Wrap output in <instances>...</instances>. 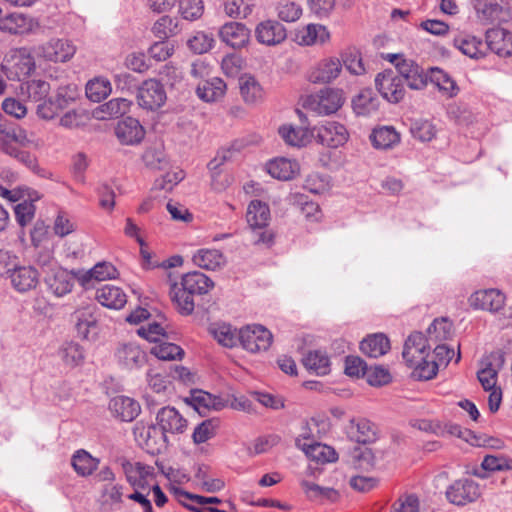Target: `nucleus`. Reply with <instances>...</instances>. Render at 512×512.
<instances>
[{"instance_id":"1","label":"nucleus","mask_w":512,"mask_h":512,"mask_svg":"<svg viewBox=\"0 0 512 512\" xmlns=\"http://www.w3.org/2000/svg\"><path fill=\"white\" fill-rule=\"evenodd\" d=\"M20 147H38V144L29 137L25 129L0 122V151L15 158L41 177L50 178L52 176V173L39 166L35 155L21 150Z\"/></svg>"},{"instance_id":"2","label":"nucleus","mask_w":512,"mask_h":512,"mask_svg":"<svg viewBox=\"0 0 512 512\" xmlns=\"http://www.w3.org/2000/svg\"><path fill=\"white\" fill-rule=\"evenodd\" d=\"M50 83L44 79L34 78L21 83L20 94L27 101L37 103V115L45 120L53 119L60 110L67 106L72 96H66L64 89L57 91L55 99L50 97Z\"/></svg>"},{"instance_id":"3","label":"nucleus","mask_w":512,"mask_h":512,"mask_svg":"<svg viewBox=\"0 0 512 512\" xmlns=\"http://www.w3.org/2000/svg\"><path fill=\"white\" fill-rule=\"evenodd\" d=\"M430 348V342L421 332L412 333L405 341L403 359L418 379L430 380L437 374L436 364L430 361Z\"/></svg>"},{"instance_id":"4","label":"nucleus","mask_w":512,"mask_h":512,"mask_svg":"<svg viewBox=\"0 0 512 512\" xmlns=\"http://www.w3.org/2000/svg\"><path fill=\"white\" fill-rule=\"evenodd\" d=\"M36 68L35 58L27 48H19L7 56L2 69L9 80H22Z\"/></svg>"},{"instance_id":"5","label":"nucleus","mask_w":512,"mask_h":512,"mask_svg":"<svg viewBox=\"0 0 512 512\" xmlns=\"http://www.w3.org/2000/svg\"><path fill=\"white\" fill-rule=\"evenodd\" d=\"M133 435L138 445L150 454L159 453L167 446V437L159 425L137 422Z\"/></svg>"},{"instance_id":"6","label":"nucleus","mask_w":512,"mask_h":512,"mask_svg":"<svg viewBox=\"0 0 512 512\" xmlns=\"http://www.w3.org/2000/svg\"><path fill=\"white\" fill-rule=\"evenodd\" d=\"M75 46L66 39L52 38L34 48V54L45 62L64 63L75 54Z\"/></svg>"},{"instance_id":"7","label":"nucleus","mask_w":512,"mask_h":512,"mask_svg":"<svg viewBox=\"0 0 512 512\" xmlns=\"http://www.w3.org/2000/svg\"><path fill=\"white\" fill-rule=\"evenodd\" d=\"M272 341V333L262 325H247L240 329L239 344L247 352L267 351Z\"/></svg>"},{"instance_id":"8","label":"nucleus","mask_w":512,"mask_h":512,"mask_svg":"<svg viewBox=\"0 0 512 512\" xmlns=\"http://www.w3.org/2000/svg\"><path fill=\"white\" fill-rule=\"evenodd\" d=\"M77 270H67L61 266L51 267L50 270L44 271V282L51 292L56 297H64L72 292Z\"/></svg>"},{"instance_id":"9","label":"nucleus","mask_w":512,"mask_h":512,"mask_svg":"<svg viewBox=\"0 0 512 512\" xmlns=\"http://www.w3.org/2000/svg\"><path fill=\"white\" fill-rule=\"evenodd\" d=\"M41 28L37 17L22 12H13L0 18V30L14 35L36 34Z\"/></svg>"},{"instance_id":"10","label":"nucleus","mask_w":512,"mask_h":512,"mask_svg":"<svg viewBox=\"0 0 512 512\" xmlns=\"http://www.w3.org/2000/svg\"><path fill=\"white\" fill-rule=\"evenodd\" d=\"M481 496L480 485L469 478L454 481L446 490L447 500L457 506L475 502Z\"/></svg>"},{"instance_id":"11","label":"nucleus","mask_w":512,"mask_h":512,"mask_svg":"<svg viewBox=\"0 0 512 512\" xmlns=\"http://www.w3.org/2000/svg\"><path fill=\"white\" fill-rule=\"evenodd\" d=\"M167 100L163 84L156 79L145 80L138 89V105L148 111H156L161 108Z\"/></svg>"},{"instance_id":"12","label":"nucleus","mask_w":512,"mask_h":512,"mask_svg":"<svg viewBox=\"0 0 512 512\" xmlns=\"http://www.w3.org/2000/svg\"><path fill=\"white\" fill-rule=\"evenodd\" d=\"M468 302L475 310L498 313L505 306L506 295L496 288L480 289L470 295Z\"/></svg>"},{"instance_id":"13","label":"nucleus","mask_w":512,"mask_h":512,"mask_svg":"<svg viewBox=\"0 0 512 512\" xmlns=\"http://www.w3.org/2000/svg\"><path fill=\"white\" fill-rule=\"evenodd\" d=\"M375 85L381 96L390 103H398L404 98L402 79L393 70L379 73L375 78Z\"/></svg>"},{"instance_id":"14","label":"nucleus","mask_w":512,"mask_h":512,"mask_svg":"<svg viewBox=\"0 0 512 512\" xmlns=\"http://www.w3.org/2000/svg\"><path fill=\"white\" fill-rule=\"evenodd\" d=\"M344 103L342 90L325 88L308 100V106L313 111L322 115H329L338 111Z\"/></svg>"},{"instance_id":"15","label":"nucleus","mask_w":512,"mask_h":512,"mask_svg":"<svg viewBox=\"0 0 512 512\" xmlns=\"http://www.w3.org/2000/svg\"><path fill=\"white\" fill-rule=\"evenodd\" d=\"M342 71V62L337 57L321 59L313 65L308 73L307 79L314 84H327L339 77Z\"/></svg>"},{"instance_id":"16","label":"nucleus","mask_w":512,"mask_h":512,"mask_svg":"<svg viewBox=\"0 0 512 512\" xmlns=\"http://www.w3.org/2000/svg\"><path fill=\"white\" fill-rule=\"evenodd\" d=\"M394 58L397 75L407 82L409 88L421 90L426 87L428 77L419 65L412 60L399 58L396 55H394Z\"/></svg>"},{"instance_id":"17","label":"nucleus","mask_w":512,"mask_h":512,"mask_svg":"<svg viewBox=\"0 0 512 512\" xmlns=\"http://www.w3.org/2000/svg\"><path fill=\"white\" fill-rule=\"evenodd\" d=\"M79 284L88 289L93 286L95 281H106L115 279L118 276V271L115 266L106 261L98 262L91 269L84 270L78 269L76 274Z\"/></svg>"},{"instance_id":"18","label":"nucleus","mask_w":512,"mask_h":512,"mask_svg":"<svg viewBox=\"0 0 512 512\" xmlns=\"http://www.w3.org/2000/svg\"><path fill=\"white\" fill-rule=\"evenodd\" d=\"M7 278L12 288L21 294L36 289L39 284V272L32 265L19 264Z\"/></svg>"},{"instance_id":"19","label":"nucleus","mask_w":512,"mask_h":512,"mask_svg":"<svg viewBox=\"0 0 512 512\" xmlns=\"http://www.w3.org/2000/svg\"><path fill=\"white\" fill-rule=\"evenodd\" d=\"M315 137L323 146L337 148L348 140V132L344 125L338 122H326L316 128Z\"/></svg>"},{"instance_id":"20","label":"nucleus","mask_w":512,"mask_h":512,"mask_svg":"<svg viewBox=\"0 0 512 512\" xmlns=\"http://www.w3.org/2000/svg\"><path fill=\"white\" fill-rule=\"evenodd\" d=\"M256 40L266 46H277L287 38L286 28L276 20H265L255 28Z\"/></svg>"},{"instance_id":"21","label":"nucleus","mask_w":512,"mask_h":512,"mask_svg":"<svg viewBox=\"0 0 512 512\" xmlns=\"http://www.w3.org/2000/svg\"><path fill=\"white\" fill-rule=\"evenodd\" d=\"M330 40V33L324 25L308 24L295 32L294 41L304 47L324 45Z\"/></svg>"},{"instance_id":"22","label":"nucleus","mask_w":512,"mask_h":512,"mask_svg":"<svg viewBox=\"0 0 512 512\" xmlns=\"http://www.w3.org/2000/svg\"><path fill=\"white\" fill-rule=\"evenodd\" d=\"M123 470L127 481L134 488H145L152 485L154 480V468L140 462H125Z\"/></svg>"},{"instance_id":"23","label":"nucleus","mask_w":512,"mask_h":512,"mask_svg":"<svg viewBox=\"0 0 512 512\" xmlns=\"http://www.w3.org/2000/svg\"><path fill=\"white\" fill-rule=\"evenodd\" d=\"M220 39L234 49L246 46L250 39V30L242 23L228 22L219 30Z\"/></svg>"},{"instance_id":"24","label":"nucleus","mask_w":512,"mask_h":512,"mask_svg":"<svg viewBox=\"0 0 512 512\" xmlns=\"http://www.w3.org/2000/svg\"><path fill=\"white\" fill-rule=\"evenodd\" d=\"M486 49L501 57L512 55V33L503 28H492L486 32Z\"/></svg>"},{"instance_id":"25","label":"nucleus","mask_w":512,"mask_h":512,"mask_svg":"<svg viewBox=\"0 0 512 512\" xmlns=\"http://www.w3.org/2000/svg\"><path fill=\"white\" fill-rule=\"evenodd\" d=\"M453 46L462 54L476 60L485 57L487 50L486 44L480 38L463 32L454 37Z\"/></svg>"},{"instance_id":"26","label":"nucleus","mask_w":512,"mask_h":512,"mask_svg":"<svg viewBox=\"0 0 512 512\" xmlns=\"http://www.w3.org/2000/svg\"><path fill=\"white\" fill-rule=\"evenodd\" d=\"M109 410L115 418L130 422L139 415L141 408L136 400L119 395L110 400Z\"/></svg>"},{"instance_id":"27","label":"nucleus","mask_w":512,"mask_h":512,"mask_svg":"<svg viewBox=\"0 0 512 512\" xmlns=\"http://www.w3.org/2000/svg\"><path fill=\"white\" fill-rule=\"evenodd\" d=\"M156 420L165 435L166 433H183L187 428V420L174 407L161 408Z\"/></svg>"},{"instance_id":"28","label":"nucleus","mask_w":512,"mask_h":512,"mask_svg":"<svg viewBox=\"0 0 512 512\" xmlns=\"http://www.w3.org/2000/svg\"><path fill=\"white\" fill-rule=\"evenodd\" d=\"M512 471V458L504 455H486L481 463L480 467H476L471 471V474L477 478H487L486 472H502Z\"/></svg>"},{"instance_id":"29","label":"nucleus","mask_w":512,"mask_h":512,"mask_svg":"<svg viewBox=\"0 0 512 512\" xmlns=\"http://www.w3.org/2000/svg\"><path fill=\"white\" fill-rule=\"evenodd\" d=\"M95 299L102 306L114 310L122 309L127 303L126 293L120 287L109 284L96 290Z\"/></svg>"},{"instance_id":"30","label":"nucleus","mask_w":512,"mask_h":512,"mask_svg":"<svg viewBox=\"0 0 512 512\" xmlns=\"http://www.w3.org/2000/svg\"><path fill=\"white\" fill-rule=\"evenodd\" d=\"M192 262L199 268L214 271L225 265L226 258L218 249L201 248L192 254Z\"/></svg>"},{"instance_id":"31","label":"nucleus","mask_w":512,"mask_h":512,"mask_svg":"<svg viewBox=\"0 0 512 512\" xmlns=\"http://www.w3.org/2000/svg\"><path fill=\"white\" fill-rule=\"evenodd\" d=\"M428 79L438 89L439 93L447 99L456 97L460 92L456 81L443 69L431 68Z\"/></svg>"},{"instance_id":"32","label":"nucleus","mask_w":512,"mask_h":512,"mask_svg":"<svg viewBox=\"0 0 512 512\" xmlns=\"http://www.w3.org/2000/svg\"><path fill=\"white\" fill-rule=\"evenodd\" d=\"M267 172L275 179L288 181L299 174L300 166L297 161L288 158H276L266 165Z\"/></svg>"},{"instance_id":"33","label":"nucleus","mask_w":512,"mask_h":512,"mask_svg":"<svg viewBox=\"0 0 512 512\" xmlns=\"http://www.w3.org/2000/svg\"><path fill=\"white\" fill-rule=\"evenodd\" d=\"M116 136L121 143L133 145L139 143L144 137V129L138 120L128 117L118 123Z\"/></svg>"},{"instance_id":"34","label":"nucleus","mask_w":512,"mask_h":512,"mask_svg":"<svg viewBox=\"0 0 512 512\" xmlns=\"http://www.w3.org/2000/svg\"><path fill=\"white\" fill-rule=\"evenodd\" d=\"M178 285L195 296L208 293V291L213 288L214 283L205 274L194 271L183 275Z\"/></svg>"},{"instance_id":"35","label":"nucleus","mask_w":512,"mask_h":512,"mask_svg":"<svg viewBox=\"0 0 512 512\" xmlns=\"http://www.w3.org/2000/svg\"><path fill=\"white\" fill-rule=\"evenodd\" d=\"M116 356L118 361L129 369L138 368L146 361V353L135 343L121 345Z\"/></svg>"},{"instance_id":"36","label":"nucleus","mask_w":512,"mask_h":512,"mask_svg":"<svg viewBox=\"0 0 512 512\" xmlns=\"http://www.w3.org/2000/svg\"><path fill=\"white\" fill-rule=\"evenodd\" d=\"M347 431L349 437L357 443H370L376 438L374 425L365 418L352 419Z\"/></svg>"},{"instance_id":"37","label":"nucleus","mask_w":512,"mask_h":512,"mask_svg":"<svg viewBox=\"0 0 512 512\" xmlns=\"http://www.w3.org/2000/svg\"><path fill=\"white\" fill-rule=\"evenodd\" d=\"M284 142L293 147L306 146L314 136V133L308 128L294 127L292 125H282L278 130Z\"/></svg>"},{"instance_id":"38","label":"nucleus","mask_w":512,"mask_h":512,"mask_svg":"<svg viewBox=\"0 0 512 512\" xmlns=\"http://www.w3.org/2000/svg\"><path fill=\"white\" fill-rule=\"evenodd\" d=\"M226 88V83L221 78L214 77L201 82L196 93L205 102H216L224 97Z\"/></svg>"},{"instance_id":"39","label":"nucleus","mask_w":512,"mask_h":512,"mask_svg":"<svg viewBox=\"0 0 512 512\" xmlns=\"http://www.w3.org/2000/svg\"><path fill=\"white\" fill-rule=\"evenodd\" d=\"M360 349L365 355L377 358L390 350V341L383 333L372 334L362 340Z\"/></svg>"},{"instance_id":"40","label":"nucleus","mask_w":512,"mask_h":512,"mask_svg":"<svg viewBox=\"0 0 512 512\" xmlns=\"http://www.w3.org/2000/svg\"><path fill=\"white\" fill-rule=\"evenodd\" d=\"M301 487L309 500L331 503L337 502L340 498L339 492L331 487H322L311 481L303 480Z\"/></svg>"},{"instance_id":"41","label":"nucleus","mask_w":512,"mask_h":512,"mask_svg":"<svg viewBox=\"0 0 512 512\" xmlns=\"http://www.w3.org/2000/svg\"><path fill=\"white\" fill-rule=\"evenodd\" d=\"M352 106L358 116H370L378 111L379 101L371 89H363L352 100Z\"/></svg>"},{"instance_id":"42","label":"nucleus","mask_w":512,"mask_h":512,"mask_svg":"<svg viewBox=\"0 0 512 512\" xmlns=\"http://www.w3.org/2000/svg\"><path fill=\"white\" fill-rule=\"evenodd\" d=\"M247 223L249 227H268L270 221L269 206L259 200L250 202L247 208Z\"/></svg>"},{"instance_id":"43","label":"nucleus","mask_w":512,"mask_h":512,"mask_svg":"<svg viewBox=\"0 0 512 512\" xmlns=\"http://www.w3.org/2000/svg\"><path fill=\"white\" fill-rule=\"evenodd\" d=\"M209 332L224 347L233 348L239 343L240 330L233 328L230 324H214L210 326Z\"/></svg>"},{"instance_id":"44","label":"nucleus","mask_w":512,"mask_h":512,"mask_svg":"<svg viewBox=\"0 0 512 512\" xmlns=\"http://www.w3.org/2000/svg\"><path fill=\"white\" fill-rule=\"evenodd\" d=\"M370 140L377 149H389L399 143L400 135L393 127L383 126L372 131Z\"/></svg>"},{"instance_id":"45","label":"nucleus","mask_w":512,"mask_h":512,"mask_svg":"<svg viewBox=\"0 0 512 512\" xmlns=\"http://www.w3.org/2000/svg\"><path fill=\"white\" fill-rule=\"evenodd\" d=\"M71 465L79 476L86 477L97 469L99 459L92 457L87 451L80 449L73 454Z\"/></svg>"},{"instance_id":"46","label":"nucleus","mask_w":512,"mask_h":512,"mask_svg":"<svg viewBox=\"0 0 512 512\" xmlns=\"http://www.w3.org/2000/svg\"><path fill=\"white\" fill-rule=\"evenodd\" d=\"M239 89L246 103H256L264 96L263 89L258 81L251 75L245 74L239 78Z\"/></svg>"},{"instance_id":"47","label":"nucleus","mask_w":512,"mask_h":512,"mask_svg":"<svg viewBox=\"0 0 512 512\" xmlns=\"http://www.w3.org/2000/svg\"><path fill=\"white\" fill-rule=\"evenodd\" d=\"M170 297L176 309L182 315H190L195 308L194 295L185 291L178 283H173L170 287Z\"/></svg>"},{"instance_id":"48","label":"nucleus","mask_w":512,"mask_h":512,"mask_svg":"<svg viewBox=\"0 0 512 512\" xmlns=\"http://www.w3.org/2000/svg\"><path fill=\"white\" fill-rule=\"evenodd\" d=\"M303 365L320 376L329 374L331 370V362L328 355L320 350L310 351L303 358Z\"/></svg>"},{"instance_id":"49","label":"nucleus","mask_w":512,"mask_h":512,"mask_svg":"<svg viewBox=\"0 0 512 512\" xmlns=\"http://www.w3.org/2000/svg\"><path fill=\"white\" fill-rule=\"evenodd\" d=\"M303 452L310 459L321 462H333L337 460V454L335 450L326 444H322L319 441L310 442V444H303Z\"/></svg>"},{"instance_id":"50","label":"nucleus","mask_w":512,"mask_h":512,"mask_svg":"<svg viewBox=\"0 0 512 512\" xmlns=\"http://www.w3.org/2000/svg\"><path fill=\"white\" fill-rule=\"evenodd\" d=\"M150 353L163 361L181 360L184 356V350L180 346L165 339L154 344L150 349Z\"/></svg>"},{"instance_id":"51","label":"nucleus","mask_w":512,"mask_h":512,"mask_svg":"<svg viewBox=\"0 0 512 512\" xmlns=\"http://www.w3.org/2000/svg\"><path fill=\"white\" fill-rule=\"evenodd\" d=\"M142 160L145 166L152 170H161L168 165L164 147L161 143L148 147L142 155Z\"/></svg>"},{"instance_id":"52","label":"nucleus","mask_w":512,"mask_h":512,"mask_svg":"<svg viewBox=\"0 0 512 512\" xmlns=\"http://www.w3.org/2000/svg\"><path fill=\"white\" fill-rule=\"evenodd\" d=\"M112 91L111 83L107 78L95 77L87 82L85 92L89 100L100 102Z\"/></svg>"},{"instance_id":"53","label":"nucleus","mask_w":512,"mask_h":512,"mask_svg":"<svg viewBox=\"0 0 512 512\" xmlns=\"http://www.w3.org/2000/svg\"><path fill=\"white\" fill-rule=\"evenodd\" d=\"M452 324L446 318L435 319L427 329V340L430 344L445 341L451 337Z\"/></svg>"},{"instance_id":"54","label":"nucleus","mask_w":512,"mask_h":512,"mask_svg":"<svg viewBox=\"0 0 512 512\" xmlns=\"http://www.w3.org/2000/svg\"><path fill=\"white\" fill-rule=\"evenodd\" d=\"M223 6L228 17L245 19L252 13L255 4L253 0H225Z\"/></svg>"},{"instance_id":"55","label":"nucleus","mask_w":512,"mask_h":512,"mask_svg":"<svg viewBox=\"0 0 512 512\" xmlns=\"http://www.w3.org/2000/svg\"><path fill=\"white\" fill-rule=\"evenodd\" d=\"M178 32V20L169 15L161 16L152 26V33L161 40L174 36Z\"/></svg>"},{"instance_id":"56","label":"nucleus","mask_w":512,"mask_h":512,"mask_svg":"<svg viewBox=\"0 0 512 512\" xmlns=\"http://www.w3.org/2000/svg\"><path fill=\"white\" fill-rule=\"evenodd\" d=\"M131 106V101L126 98H113L101 105L102 118H118L125 115Z\"/></svg>"},{"instance_id":"57","label":"nucleus","mask_w":512,"mask_h":512,"mask_svg":"<svg viewBox=\"0 0 512 512\" xmlns=\"http://www.w3.org/2000/svg\"><path fill=\"white\" fill-rule=\"evenodd\" d=\"M474 8L481 21L494 22L499 18L501 7L494 0H475Z\"/></svg>"},{"instance_id":"58","label":"nucleus","mask_w":512,"mask_h":512,"mask_svg":"<svg viewBox=\"0 0 512 512\" xmlns=\"http://www.w3.org/2000/svg\"><path fill=\"white\" fill-rule=\"evenodd\" d=\"M319 439H321L319 423L317 420L311 419L302 425L301 432L295 440V445L303 450V444H310V442H316Z\"/></svg>"},{"instance_id":"59","label":"nucleus","mask_w":512,"mask_h":512,"mask_svg":"<svg viewBox=\"0 0 512 512\" xmlns=\"http://www.w3.org/2000/svg\"><path fill=\"white\" fill-rule=\"evenodd\" d=\"M60 357L69 367H76L84 360V352L82 347L74 342L66 343L59 351Z\"/></svg>"},{"instance_id":"60","label":"nucleus","mask_w":512,"mask_h":512,"mask_svg":"<svg viewBox=\"0 0 512 512\" xmlns=\"http://www.w3.org/2000/svg\"><path fill=\"white\" fill-rule=\"evenodd\" d=\"M179 13L183 19L195 21L204 13L202 0H179Z\"/></svg>"},{"instance_id":"61","label":"nucleus","mask_w":512,"mask_h":512,"mask_svg":"<svg viewBox=\"0 0 512 512\" xmlns=\"http://www.w3.org/2000/svg\"><path fill=\"white\" fill-rule=\"evenodd\" d=\"M277 15L285 22H295L302 15L300 4L294 1H283L277 5Z\"/></svg>"},{"instance_id":"62","label":"nucleus","mask_w":512,"mask_h":512,"mask_svg":"<svg viewBox=\"0 0 512 512\" xmlns=\"http://www.w3.org/2000/svg\"><path fill=\"white\" fill-rule=\"evenodd\" d=\"M390 512H420V500L416 494H405L392 505Z\"/></svg>"},{"instance_id":"63","label":"nucleus","mask_w":512,"mask_h":512,"mask_svg":"<svg viewBox=\"0 0 512 512\" xmlns=\"http://www.w3.org/2000/svg\"><path fill=\"white\" fill-rule=\"evenodd\" d=\"M137 334L154 344L167 338L165 329L157 322H151L146 326H141L137 329Z\"/></svg>"},{"instance_id":"64","label":"nucleus","mask_w":512,"mask_h":512,"mask_svg":"<svg viewBox=\"0 0 512 512\" xmlns=\"http://www.w3.org/2000/svg\"><path fill=\"white\" fill-rule=\"evenodd\" d=\"M36 207L33 202L24 200L14 207L15 218L21 227L28 225L35 216Z\"/></svg>"}]
</instances>
